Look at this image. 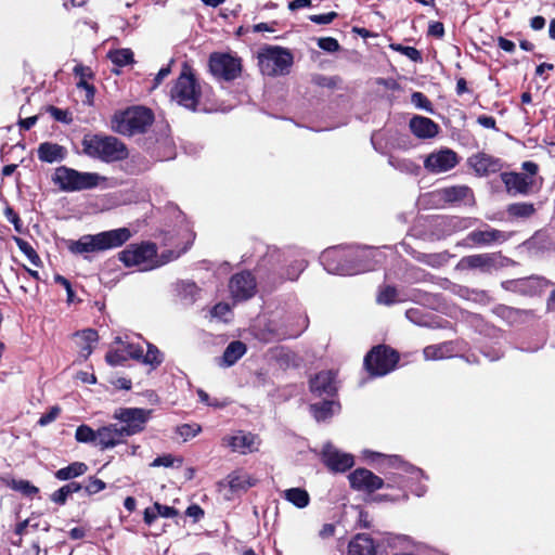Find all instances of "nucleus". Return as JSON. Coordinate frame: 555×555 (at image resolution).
Segmentation results:
<instances>
[{
  "mask_svg": "<svg viewBox=\"0 0 555 555\" xmlns=\"http://www.w3.org/2000/svg\"><path fill=\"white\" fill-rule=\"evenodd\" d=\"M411 131L421 139H430L438 133V125L431 119L423 116H414L410 120Z\"/></svg>",
  "mask_w": 555,
  "mask_h": 555,
  "instance_id": "27",
  "label": "nucleus"
},
{
  "mask_svg": "<svg viewBox=\"0 0 555 555\" xmlns=\"http://www.w3.org/2000/svg\"><path fill=\"white\" fill-rule=\"evenodd\" d=\"M511 234L487 227L485 230H474L466 236V242L478 246H489L495 243H504Z\"/></svg>",
  "mask_w": 555,
  "mask_h": 555,
  "instance_id": "20",
  "label": "nucleus"
},
{
  "mask_svg": "<svg viewBox=\"0 0 555 555\" xmlns=\"http://www.w3.org/2000/svg\"><path fill=\"white\" fill-rule=\"evenodd\" d=\"M88 470V466L82 462H74L68 466L57 469L54 476L59 480H70L83 475Z\"/></svg>",
  "mask_w": 555,
  "mask_h": 555,
  "instance_id": "32",
  "label": "nucleus"
},
{
  "mask_svg": "<svg viewBox=\"0 0 555 555\" xmlns=\"http://www.w3.org/2000/svg\"><path fill=\"white\" fill-rule=\"evenodd\" d=\"M386 543L392 548H405V544L409 543L406 537L391 535L386 538Z\"/></svg>",
  "mask_w": 555,
  "mask_h": 555,
  "instance_id": "58",
  "label": "nucleus"
},
{
  "mask_svg": "<svg viewBox=\"0 0 555 555\" xmlns=\"http://www.w3.org/2000/svg\"><path fill=\"white\" fill-rule=\"evenodd\" d=\"M197 396H198L199 401L208 406H215V408L223 406V404L220 403L218 400H216V399L211 400L209 395L206 391H204L203 389L197 390Z\"/></svg>",
  "mask_w": 555,
  "mask_h": 555,
  "instance_id": "63",
  "label": "nucleus"
},
{
  "mask_svg": "<svg viewBox=\"0 0 555 555\" xmlns=\"http://www.w3.org/2000/svg\"><path fill=\"white\" fill-rule=\"evenodd\" d=\"M199 288L193 282H184L182 283V294L186 297L189 296L191 299H195L198 294Z\"/></svg>",
  "mask_w": 555,
  "mask_h": 555,
  "instance_id": "62",
  "label": "nucleus"
},
{
  "mask_svg": "<svg viewBox=\"0 0 555 555\" xmlns=\"http://www.w3.org/2000/svg\"><path fill=\"white\" fill-rule=\"evenodd\" d=\"M227 482L232 493H242L256 486L257 479L243 469H236L228 475Z\"/></svg>",
  "mask_w": 555,
  "mask_h": 555,
  "instance_id": "26",
  "label": "nucleus"
},
{
  "mask_svg": "<svg viewBox=\"0 0 555 555\" xmlns=\"http://www.w3.org/2000/svg\"><path fill=\"white\" fill-rule=\"evenodd\" d=\"M211 74L227 81L234 80L242 72L241 60L229 53H212L209 57Z\"/></svg>",
  "mask_w": 555,
  "mask_h": 555,
  "instance_id": "12",
  "label": "nucleus"
},
{
  "mask_svg": "<svg viewBox=\"0 0 555 555\" xmlns=\"http://www.w3.org/2000/svg\"><path fill=\"white\" fill-rule=\"evenodd\" d=\"M83 152L103 162H118L127 158L128 149L124 142L113 135L94 134L82 141Z\"/></svg>",
  "mask_w": 555,
  "mask_h": 555,
  "instance_id": "5",
  "label": "nucleus"
},
{
  "mask_svg": "<svg viewBox=\"0 0 555 555\" xmlns=\"http://www.w3.org/2000/svg\"><path fill=\"white\" fill-rule=\"evenodd\" d=\"M152 415V410L142 408H119L116 409L113 418L119 421L121 430L127 437L144 430L145 424Z\"/></svg>",
  "mask_w": 555,
  "mask_h": 555,
  "instance_id": "11",
  "label": "nucleus"
},
{
  "mask_svg": "<svg viewBox=\"0 0 555 555\" xmlns=\"http://www.w3.org/2000/svg\"><path fill=\"white\" fill-rule=\"evenodd\" d=\"M49 113L57 121H62V122H65V124H69L72 121V117H69V114H68L67 111H63L61 108H57V107H54V106H50L49 107Z\"/></svg>",
  "mask_w": 555,
  "mask_h": 555,
  "instance_id": "57",
  "label": "nucleus"
},
{
  "mask_svg": "<svg viewBox=\"0 0 555 555\" xmlns=\"http://www.w3.org/2000/svg\"><path fill=\"white\" fill-rule=\"evenodd\" d=\"M338 409L339 404L335 401H323L310 405L311 413L318 422L327 420Z\"/></svg>",
  "mask_w": 555,
  "mask_h": 555,
  "instance_id": "33",
  "label": "nucleus"
},
{
  "mask_svg": "<svg viewBox=\"0 0 555 555\" xmlns=\"http://www.w3.org/2000/svg\"><path fill=\"white\" fill-rule=\"evenodd\" d=\"M54 281H55V283H57L64 287V291H66V293H67V301L72 302L73 298H74V291L72 288L70 282L66 278H64L60 274H56L54 276Z\"/></svg>",
  "mask_w": 555,
  "mask_h": 555,
  "instance_id": "60",
  "label": "nucleus"
},
{
  "mask_svg": "<svg viewBox=\"0 0 555 555\" xmlns=\"http://www.w3.org/2000/svg\"><path fill=\"white\" fill-rule=\"evenodd\" d=\"M398 300V291L390 285H386L379 288L377 295V302L380 305H392Z\"/></svg>",
  "mask_w": 555,
  "mask_h": 555,
  "instance_id": "42",
  "label": "nucleus"
},
{
  "mask_svg": "<svg viewBox=\"0 0 555 555\" xmlns=\"http://www.w3.org/2000/svg\"><path fill=\"white\" fill-rule=\"evenodd\" d=\"M104 180L95 172H81L66 166L57 167L53 173L52 181L63 192H79L90 190Z\"/></svg>",
  "mask_w": 555,
  "mask_h": 555,
  "instance_id": "6",
  "label": "nucleus"
},
{
  "mask_svg": "<svg viewBox=\"0 0 555 555\" xmlns=\"http://www.w3.org/2000/svg\"><path fill=\"white\" fill-rule=\"evenodd\" d=\"M283 498L298 508L306 507L310 502L308 492L301 488H291L285 490L283 492Z\"/></svg>",
  "mask_w": 555,
  "mask_h": 555,
  "instance_id": "35",
  "label": "nucleus"
},
{
  "mask_svg": "<svg viewBox=\"0 0 555 555\" xmlns=\"http://www.w3.org/2000/svg\"><path fill=\"white\" fill-rule=\"evenodd\" d=\"M9 486L11 489L18 491L28 498H33L34 495L38 494V492H39V489L36 486L31 485L28 480H24V479H18V480L13 479L9 483Z\"/></svg>",
  "mask_w": 555,
  "mask_h": 555,
  "instance_id": "41",
  "label": "nucleus"
},
{
  "mask_svg": "<svg viewBox=\"0 0 555 555\" xmlns=\"http://www.w3.org/2000/svg\"><path fill=\"white\" fill-rule=\"evenodd\" d=\"M127 438L121 427L117 424H109L96 430V447L102 450L112 449L125 441Z\"/></svg>",
  "mask_w": 555,
  "mask_h": 555,
  "instance_id": "22",
  "label": "nucleus"
},
{
  "mask_svg": "<svg viewBox=\"0 0 555 555\" xmlns=\"http://www.w3.org/2000/svg\"><path fill=\"white\" fill-rule=\"evenodd\" d=\"M75 438L78 442L93 443L96 447V430H93L88 425L78 426Z\"/></svg>",
  "mask_w": 555,
  "mask_h": 555,
  "instance_id": "43",
  "label": "nucleus"
},
{
  "mask_svg": "<svg viewBox=\"0 0 555 555\" xmlns=\"http://www.w3.org/2000/svg\"><path fill=\"white\" fill-rule=\"evenodd\" d=\"M424 358L426 360H441L449 358L452 353V346L450 343L439 345H431L424 348Z\"/></svg>",
  "mask_w": 555,
  "mask_h": 555,
  "instance_id": "36",
  "label": "nucleus"
},
{
  "mask_svg": "<svg viewBox=\"0 0 555 555\" xmlns=\"http://www.w3.org/2000/svg\"><path fill=\"white\" fill-rule=\"evenodd\" d=\"M468 164L476 172L482 177L499 172L502 168L501 160L485 153H478L468 158Z\"/></svg>",
  "mask_w": 555,
  "mask_h": 555,
  "instance_id": "23",
  "label": "nucleus"
},
{
  "mask_svg": "<svg viewBox=\"0 0 555 555\" xmlns=\"http://www.w3.org/2000/svg\"><path fill=\"white\" fill-rule=\"evenodd\" d=\"M223 442L233 451L241 454L251 453L258 450L259 440L251 433L237 431L223 438Z\"/></svg>",
  "mask_w": 555,
  "mask_h": 555,
  "instance_id": "19",
  "label": "nucleus"
},
{
  "mask_svg": "<svg viewBox=\"0 0 555 555\" xmlns=\"http://www.w3.org/2000/svg\"><path fill=\"white\" fill-rule=\"evenodd\" d=\"M502 181L509 194H527L531 188L532 181L527 176L517 172H504L501 175Z\"/></svg>",
  "mask_w": 555,
  "mask_h": 555,
  "instance_id": "25",
  "label": "nucleus"
},
{
  "mask_svg": "<svg viewBox=\"0 0 555 555\" xmlns=\"http://www.w3.org/2000/svg\"><path fill=\"white\" fill-rule=\"evenodd\" d=\"M296 327H289L284 333H282L283 337H297L299 336L308 326V318L302 314L295 315Z\"/></svg>",
  "mask_w": 555,
  "mask_h": 555,
  "instance_id": "45",
  "label": "nucleus"
},
{
  "mask_svg": "<svg viewBox=\"0 0 555 555\" xmlns=\"http://www.w3.org/2000/svg\"><path fill=\"white\" fill-rule=\"evenodd\" d=\"M77 88L85 90L86 92V99L85 103L91 105L93 103L95 89L92 85L88 83L87 80H79L77 82Z\"/></svg>",
  "mask_w": 555,
  "mask_h": 555,
  "instance_id": "55",
  "label": "nucleus"
},
{
  "mask_svg": "<svg viewBox=\"0 0 555 555\" xmlns=\"http://www.w3.org/2000/svg\"><path fill=\"white\" fill-rule=\"evenodd\" d=\"M310 390L321 397L333 396L336 390V374L333 371H323L310 379Z\"/></svg>",
  "mask_w": 555,
  "mask_h": 555,
  "instance_id": "24",
  "label": "nucleus"
},
{
  "mask_svg": "<svg viewBox=\"0 0 555 555\" xmlns=\"http://www.w3.org/2000/svg\"><path fill=\"white\" fill-rule=\"evenodd\" d=\"M61 409L57 405L52 406L47 413L42 414L38 421L40 426H47L60 415Z\"/></svg>",
  "mask_w": 555,
  "mask_h": 555,
  "instance_id": "53",
  "label": "nucleus"
},
{
  "mask_svg": "<svg viewBox=\"0 0 555 555\" xmlns=\"http://www.w3.org/2000/svg\"><path fill=\"white\" fill-rule=\"evenodd\" d=\"M405 317L408 320L417 325H427V323L422 318V310L418 308H412L406 310Z\"/></svg>",
  "mask_w": 555,
  "mask_h": 555,
  "instance_id": "59",
  "label": "nucleus"
},
{
  "mask_svg": "<svg viewBox=\"0 0 555 555\" xmlns=\"http://www.w3.org/2000/svg\"><path fill=\"white\" fill-rule=\"evenodd\" d=\"M424 168L433 175H440L453 169L459 163V155L451 149H440L424 158Z\"/></svg>",
  "mask_w": 555,
  "mask_h": 555,
  "instance_id": "13",
  "label": "nucleus"
},
{
  "mask_svg": "<svg viewBox=\"0 0 555 555\" xmlns=\"http://www.w3.org/2000/svg\"><path fill=\"white\" fill-rule=\"evenodd\" d=\"M16 244L21 251L31 261L33 264L37 266L39 261V256L35 251V249L22 238H16Z\"/></svg>",
  "mask_w": 555,
  "mask_h": 555,
  "instance_id": "49",
  "label": "nucleus"
},
{
  "mask_svg": "<svg viewBox=\"0 0 555 555\" xmlns=\"http://www.w3.org/2000/svg\"><path fill=\"white\" fill-rule=\"evenodd\" d=\"M37 153L38 158L41 162L50 164L61 162L67 155V151L64 146L52 142H43L39 144Z\"/></svg>",
  "mask_w": 555,
  "mask_h": 555,
  "instance_id": "28",
  "label": "nucleus"
},
{
  "mask_svg": "<svg viewBox=\"0 0 555 555\" xmlns=\"http://www.w3.org/2000/svg\"><path fill=\"white\" fill-rule=\"evenodd\" d=\"M74 73L79 77V80H87L92 78V72L89 67L83 65H76L74 68Z\"/></svg>",
  "mask_w": 555,
  "mask_h": 555,
  "instance_id": "64",
  "label": "nucleus"
},
{
  "mask_svg": "<svg viewBox=\"0 0 555 555\" xmlns=\"http://www.w3.org/2000/svg\"><path fill=\"white\" fill-rule=\"evenodd\" d=\"M107 57L114 65L121 67L133 62V52L130 49L111 50Z\"/></svg>",
  "mask_w": 555,
  "mask_h": 555,
  "instance_id": "39",
  "label": "nucleus"
},
{
  "mask_svg": "<svg viewBox=\"0 0 555 555\" xmlns=\"http://www.w3.org/2000/svg\"><path fill=\"white\" fill-rule=\"evenodd\" d=\"M229 288L236 300H246L256 292V281L250 272H241L230 280Z\"/></svg>",
  "mask_w": 555,
  "mask_h": 555,
  "instance_id": "17",
  "label": "nucleus"
},
{
  "mask_svg": "<svg viewBox=\"0 0 555 555\" xmlns=\"http://www.w3.org/2000/svg\"><path fill=\"white\" fill-rule=\"evenodd\" d=\"M155 509L158 513V517L160 516L164 518H172L178 515L177 509H175L173 507L167 506V505H162L157 502L155 503Z\"/></svg>",
  "mask_w": 555,
  "mask_h": 555,
  "instance_id": "61",
  "label": "nucleus"
},
{
  "mask_svg": "<svg viewBox=\"0 0 555 555\" xmlns=\"http://www.w3.org/2000/svg\"><path fill=\"white\" fill-rule=\"evenodd\" d=\"M245 344L240 340H234L227 346L222 357L219 360V365L223 367L232 366L245 354Z\"/></svg>",
  "mask_w": 555,
  "mask_h": 555,
  "instance_id": "31",
  "label": "nucleus"
},
{
  "mask_svg": "<svg viewBox=\"0 0 555 555\" xmlns=\"http://www.w3.org/2000/svg\"><path fill=\"white\" fill-rule=\"evenodd\" d=\"M176 464H178V466H181L182 465V459L180 457H175L172 456L171 454H165V455H160V456H157L152 463H151V466L152 467H160V466H164V467H172L175 466Z\"/></svg>",
  "mask_w": 555,
  "mask_h": 555,
  "instance_id": "47",
  "label": "nucleus"
},
{
  "mask_svg": "<svg viewBox=\"0 0 555 555\" xmlns=\"http://www.w3.org/2000/svg\"><path fill=\"white\" fill-rule=\"evenodd\" d=\"M371 455L382 457V465L385 468H395L398 472L390 473L386 476V487L397 488L400 490V494L395 498H388L387 495H378V500H391L396 501L399 499L406 500L408 493L406 488H411L412 492L417 496H423L426 493V487L418 482L420 479L426 478L424 472L406 462H404L398 455H384L376 452H370Z\"/></svg>",
  "mask_w": 555,
  "mask_h": 555,
  "instance_id": "1",
  "label": "nucleus"
},
{
  "mask_svg": "<svg viewBox=\"0 0 555 555\" xmlns=\"http://www.w3.org/2000/svg\"><path fill=\"white\" fill-rule=\"evenodd\" d=\"M105 487H106L105 482L102 481L101 479L90 478L88 483L82 486V490H85V492L90 495V494H95V493L104 490Z\"/></svg>",
  "mask_w": 555,
  "mask_h": 555,
  "instance_id": "51",
  "label": "nucleus"
},
{
  "mask_svg": "<svg viewBox=\"0 0 555 555\" xmlns=\"http://www.w3.org/2000/svg\"><path fill=\"white\" fill-rule=\"evenodd\" d=\"M318 47L327 52H336L339 49V43L335 38L323 37L318 40Z\"/></svg>",
  "mask_w": 555,
  "mask_h": 555,
  "instance_id": "52",
  "label": "nucleus"
},
{
  "mask_svg": "<svg viewBox=\"0 0 555 555\" xmlns=\"http://www.w3.org/2000/svg\"><path fill=\"white\" fill-rule=\"evenodd\" d=\"M390 48L393 51L400 52L401 54L405 55L413 62H422V54L414 47H406V46H402L399 43H397V44L392 43V44H390Z\"/></svg>",
  "mask_w": 555,
  "mask_h": 555,
  "instance_id": "46",
  "label": "nucleus"
},
{
  "mask_svg": "<svg viewBox=\"0 0 555 555\" xmlns=\"http://www.w3.org/2000/svg\"><path fill=\"white\" fill-rule=\"evenodd\" d=\"M259 67L263 75L279 76L288 73L293 64L292 53L281 47H268L259 53Z\"/></svg>",
  "mask_w": 555,
  "mask_h": 555,
  "instance_id": "9",
  "label": "nucleus"
},
{
  "mask_svg": "<svg viewBox=\"0 0 555 555\" xmlns=\"http://www.w3.org/2000/svg\"><path fill=\"white\" fill-rule=\"evenodd\" d=\"M131 237L128 228H119L98 234H86L77 241H69L68 249L73 254H87L104 251L124 245Z\"/></svg>",
  "mask_w": 555,
  "mask_h": 555,
  "instance_id": "3",
  "label": "nucleus"
},
{
  "mask_svg": "<svg viewBox=\"0 0 555 555\" xmlns=\"http://www.w3.org/2000/svg\"><path fill=\"white\" fill-rule=\"evenodd\" d=\"M211 314L215 318L227 321V317L230 314V306L224 302H219L212 308Z\"/></svg>",
  "mask_w": 555,
  "mask_h": 555,
  "instance_id": "56",
  "label": "nucleus"
},
{
  "mask_svg": "<svg viewBox=\"0 0 555 555\" xmlns=\"http://www.w3.org/2000/svg\"><path fill=\"white\" fill-rule=\"evenodd\" d=\"M305 268L306 261L304 259H296L287 266L285 270V275H280L278 279L273 276L272 283H282L285 280L296 281L299 278L300 273L305 270Z\"/></svg>",
  "mask_w": 555,
  "mask_h": 555,
  "instance_id": "37",
  "label": "nucleus"
},
{
  "mask_svg": "<svg viewBox=\"0 0 555 555\" xmlns=\"http://www.w3.org/2000/svg\"><path fill=\"white\" fill-rule=\"evenodd\" d=\"M127 349L131 359L141 360L144 364L150 365L153 369L159 366L164 361V354L151 343H146L145 353L141 346L133 344H128Z\"/></svg>",
  "mask_w": 555,
  "mask_h": 555,
  "instance_id": "21",
  "label": "nucleus"
},
{
  "mask_svg": "<svg viewBox=\"0 0 555 555\" xmlns=\"http://www.w3.org/2000/svg\"><path fill=\"white\" fill-rule=\"evenodd\" d=\"M352 489L372 493L386 486V481L366 468H358L349 476Z\"/></svg>",
  "mask_w": 555,
  "mask_h": 555,
  "instance_id": "16",
  "label": "nucleus"
},
{
  "mask_svg": "<svg viewBox=\"0 0 555 555\" xmlns=\"http://www.w3.org/2000/svg\"><path fill=\"white\" fill-rule=\"evenodd\" d=\"M336 17V12H328L325 14H312L309 16V20L315 24L327 25L331 24Z\"/></svg>",
  "mask_w": 555,
  "mask_h": 555,
  "instance_id": "54",
  "label": "nucleus"
},
{
  "mask_svg": "<svg viewBox=\"0 0 555 555\" xmlns=\"http://www.w3.org/2000/svg\"><path fill=\"white\" fill-rule=\"evenodd\" d=\"M388 164L403 173L408 175H418L421 168L413 160L408 158H400L396 156H389Z\"/></svg>",
  "mask_w": 555,
  "mask_h": 555,
  "instance_id": "38",
  "label": "nucleus"
},
{
  "mask_svg": "<svg viewBox=\"0 0 555 555\" xmlns=\"http://www.w3.org/2000/svg\"><path fill=\"white\" fill-rule=\"evenodd\" d=\"M127 347H128V344L127 345L122 344L121 348L107 352L106 361L111 365H114V366L121 365L124 362H126L128 360V358H130L128 354Z\"/></svg>",
  "mask_w": 555,
  "mask_h": 555,
  "instance_id": "44",
  "label": "nucleus"
},
{
  "mask_svg": "<svg viewBox=\"0 0 555 555\" xmlns=\"http://www.w3.org/2000/svg\"><path fill=\"white\" fill-rule=\"evenodd\" d=\"M377 251L372 248L346 250L330 248L321 254L320 260L324 269L332 274L353 275L374 269L373 259Z\"/></svg>",
  "mask_w": 555,
  "mask_h": 555,
  "instance_id": "2",
  "label": "nucleus"
},
{
  "mask_svg": "<svg viewBox=\"0 0 555 555\" xmlns=\"http://www.w3.org/2000/svg\"><path fill=\"white\" fill-rule=\"evenodd\" d=\"M118 257L126 267H139L141 271L152 270L165 263L156 258V246L153 243L130 244L118 254Z\"/></svg>",
  "mask_w": 555,
  "mask_h": 555,
  "instance_id": "8",
  "label": "nucleus"
},
{
  "mask_svg": "<svg viewBox=\"0 0 555 555\" xmlns=\"http://www.w3.org/2000/svg\"><path fill=\"white\" fill-rule=\"evenodd\" d=\"M399 361L398 353L387 347H374L364 358V366L373 376H384L390 373Z\"/></svg>",
  "mask_w": 555,
  "mask_h": 555,
  "instance_id": "10",
  "label": "nucleus"
},
{
  "mask_svg": "<svg viewBox=\"0 0 555 555\" xmlns=\"http://www.w3.org/2000/svg\"><path fill=\"white\" fill-rule=\"evenodd\" d=\"M153 112L144 106H131L124 111H117L111 119V128L114 132L131 137L143 133L153 124Z\"/></svg>",
  "mask_w": 555,
  "mask_h": 555,
  "instance_id": "4",
  "label": "nucleus"
},
{
  "mask_svg": "<svg viewBox=\"0 0 555 555\" xmlns=\"http://www.w3.org/2000/svg\"><path fill=\"white\" fill-rule=\"evenodd\" d=\"M508 258L500 253L477 254L463 257L459 262L461 269H479L482 272H490L493 269L504 267Z\"/></svg>",
  "mask_w": 555,
  "mask_h": 555,
  "instance_id": "14",
  "label": "nucleus"
},
{
  "mask_svg": "<svg viewBox=\"0 0 555 555\" xmlns=\"http://www.w3.org/2000/svg\"><path fill=\"white\" fill-rule=\"evenodd\" d=\"M507 212L517 218H529L535 212L534 205L531 203H515L511 204Z\"/></svg>",
  "mask_w": 555,
  "mask_h": 555,
  "instance_id": "40",
  "label": "nucleus"
},
{
  "mask_svg": "<svg viewBox=\"0 0 555 555\" xmlns=\"http://www.w3.org/2000/svg\"><path fill=\"white\" fill-rule=\"evenodd\" d=\"M202 430V427L197 424H183L177 428V434L183 438L184 441L195 437Z\"/></svg>",
  "mask_w": 555,
  "mask_h": 555,
  "instance_id": "48",
  "label": "nucleus"
},
{
  "mask_svg": "<svg viewBox=\"0 0 555 555\" xmlns=\"http://www.w3.org/2000/svg\"><path fill=\"white\" fill-rule=\"evenodd\" d=\"M82 490V485L79 482L72 481L64 485L59 490L54 491L50 499L52 502L59 505H64L69 495L77 493Z\"/></svg>",
  "mask_w": 555,
  "mask_h": 555,
  "instance_id": "34",
  "label": "nucleus"
},
{
  "mask_svg": "<svg viewBox=\"0 0 555 555\" xmlns=\"http://www.w3.org/2000/svg\"><path fill=\"white\" fill-rule=\"evenodd\" d=\"M374 541L365 533L357 534L348 544V555H375Z\"/></svg>",
  "mask_w": 555,
  "mask_h": 555,
  "instance_id": "30",
  "label": "nucleus"
},
{
  "mask_svg": "<svg viewBox=\"0 0 555 555\" xmlns=\"http://www.w3.org/2000/svg\"><path fill=\"white\" fill-rule=\"evenodd\" d=\"M76 344L79 348V357L87 360L92 353L94 345L98 343L99 335L96 331L87 328L75 334Z\"/></svg>",
  "mask_w": 555,
  "mask_h": 555,
  "instance_id": "29",
  "label": "nucleus"
},
{
  "mask_svg": "<svg viewBox=\"0 0 555 555\" xmlns=\"http://www.w3.org/2000/svg\"><path fill=\"white\" fill-rule=\"evenodd\" d=\"M170 96L171 100L188 109L195 111L197 108L202 96V88L188 67L176 80Z\"/></svg>",
  "mask_w": 555,
  "mask_h": 555,
  "instance_id": "7",
  "label": "nucleus"
},
{
  "mask_svg": "<svg viewBox=\"0 0 555 555\" xmlns=\"http://www.w3.org/2000/svg\"><path fill=\"white\" fill-rule=\"evenodd\" d=\"M322 460L326 467L335 473H344L354 464V457L350 453L341 452L332 443L324 444Z\"/></svg>",
  "mask_w": 555,
  "mask_h": 555,
  "instance_id": "15",
  "label": "nucleus"
},
{
  "mask_svg": "<svg viewBox=\"0 0 555 555\" xmlns=\"http://www.w3.org/2000/svg\"><path fill=\"white\" fill-rule=\"evenodd\" d=\"M430 196L436 203L459 204L473 198V192L466 185H452L436 190Z\"/></svg>",
  "mask_w": 555,
  "mask_h": 555,
  "instance_id": "18",
  "label": "nucleus"
},
{
  "mask_svg": "<svg viewBox=\"0 0 555 555\" xmlns=\"http://www.w3.org/2000/svg\"><path fill=\"white\" fill-rule=\"evenodd\" d=\"M411 102L416 107L431 112V103L422 92H413L411 95Z\"/></svg>",
  "mask_w": 555,
  "mask_h": 555,
  "instance_id": "50",
  "label": "nucleus"
}]
</instances>
